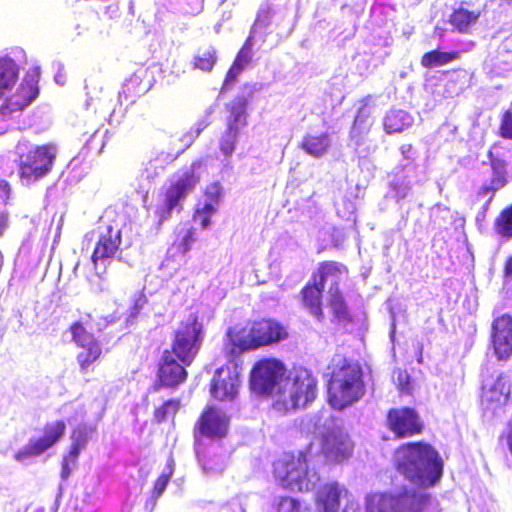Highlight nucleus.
<instances>
[{
	"label": "nucleus",
	"instance_id": "obj_13",
	"mask_svg": "<svg viewBox=\"0 0 512 512\" xmlns=\"http://www.w3.org/2000/svg\"><path fill=\"white\" fill-rule=\"evenodd\" d=\"M341 500L346 502L343 512H348L349 508L354 509V498L343 484L326 483L315 494L316 512H339Z\"/></svg>",
	"mask_w": 512,
	"mask_h": 512
},
{
	"label": "nucleus",
	"instance_id": "obj_43",
	"mask_svg": "<svg viewBox=\"0 0 512 512\" xmlns=\"http://www.w3.org/2000/svg\"><path fill=\"white\" fill-rule=\"evenodd\" d=\"M171 474H172V471L170 470L168 473L161 474L159 476V478L156 480L154 489H153V495H152V498L150 501L152 508L155 506L157 498H159L162 495V493L165 491Z\"/></svg>",
	"mask_w": 512,
	"mask_h": 512
},
{
	"label": "nucleus",
	"instance_id": "obj_2",
	"mask_svg": "<svg viewBox=\"0 0 512 512\" xmlns=\"http://www.w3.org/2000/svg\"><path fill=\"white\" fill-rule=\"evenodd\" d=\"M345 272L346 269L341 264L336 262H324L318 270L319 280L315 279L313 285H308L303 289L304 305L318 320L323 319L321 295L322 291L327 286V300L334 318L339 322H347L350 320L347 305L338 287Z\"/></svg>",
	"mask_w": 512,
	"mask_h": 512
},
{
	"label": "nucleus",
	"instance_id": "obj_33",
	"mask_svg": "<svg viewBox=\"0 0 512 512\" xmlns=\"http://www.w3.org/2000/svg\"><path fill=\"white\" fill-rule=\"evenodd\" d=\"M493 178L491 180L492 189L498 190L505 185L506 162L500 158L494 157V152H489Z\"/></svg>",
	"mask_w": 512,
	"mask_h": 512
},
{
	"label": "nucleus",
	"instance_id": "obj_24",
	"mask_svg": "<svg viewBox=\"0 0 512 512\" xmlns=\"http://www.w3.org/2000/svg\"><path fill=\"white\" fill-rule=\"evenodd\" d=\"M251 94L249 93L248 96L238 95L226 105L228 128H239L247 124V106Z\"/></svg>",
	"mask_w": 512,
	"mask_h": 512
},
{
	"label": "nucleus",
	"instance_id": "obj_3",
	"mask_svg": "<svg viewBox=\"0 0 512 512\" xmlns=\"http://www.w3.org/2000/svg\"><path fill=\"white\" fill-rule=\"evenodd\" d=\"M333 370L328 383V400L337 410L357 402L364 395L362 370L357 363L338 356L332 360Z\"/></svg>",
	"mask_w": 512,
	"mask_h": 512
},
{
	"label": "nucleus",
	"instance_id": "obj_36",
	"mask_svg": "<svg viewBox=\"0 0 512 512\" xmlns=\"http://www.w3.org/2000/svg\"><path fill=\"white\" fill-rule=\"evenodd\" d=\"M93 432L94 429L91 426L85 424L77 426L71 435V448L81 452L87 445Z\"/></svg>",
	"mask_w": 512,
	"mask_h": 512
},
{
	"label": "nucleus",
	"instance_id": "obj_6",
	"mask_svg": "<svg viewBox=\"0 0 512 512\" xmlns=\"http://www.w3.org/2000/svg\"><path fill=\"white\" fill-rule=\"evenodd\" d=\"M274 475L284 488L298 492L313 490L320 480L318 473L309 469L307 454L303 452L297 457L285 454L277 460Z\"/></svg>",
	"mask_w": 512,
	"mask_h": 512
},
{
	"label": "nucleus",
	"instance_id": "obj_44",
	"mask_svg": "<svg viewBox=\"0 0 512 512\" xmlns=\"http://www.w3.org/2000/svg\"><path fill=\"white\" fill-rule=\"evenodd\" d=\"M146 303L147 297L145 294H143L142 292L135 294L133 297V305L130 308V312L126 319V322H132L137 317L141 309L146 305Z\"/></svg>",
	"mask_w": 512,
	"mask_h": 512
},
{
	"label": "nucleus",
	"instance_id": "obj_7",
	"mask_svg": "<svg viewBox=\"0 0 512 512\" xmlns=\"http://www.w3.org/2000/svg\"><path fill=\"white\" fill-rule=\"evenodd\" d=\"M316 392V380L311 373L304 368L295 369L286 377L274 406L284 411L305 407L315 399Z\"/></svg>",
	"mask_w": 512,
	"mask_h": 512
},
{
	"label": "nucleus",
	"instance_id": "obj_46",
	"mask_svg": "<svg viewBox=\"0 0 512 512\" xmlns=\"http://www.w3.org/2000/svg\"><path fill=\"white\" fill-rule=\"evenodd\" d=\"M213 213L214 212L206 211L205 204H203L202 206H201V204H198V207H197V210H196V213L194 216V221L199 222L201 227L203 229H205L210 225V215Z\"/></svg>",
	"mask_w": 512,
	"mask_h": 512
},
{
	"label": "nucleus",
	"instance_id": "obj_20",
	"mask_svg": "<svg viewBox=\"0 0 512 512\" xmlns=\"http://www.w3.org/2000/svg\"><path fill=\"white\" fill-rule=\"evenodd\" d=\"M492 342L499 359H507L512 354V317L502 315L492 324Z\"/></svg>",
	"mask_w": 512,
	"mask_h": 512
},
{
	"label": "nucleus",
	"instance_id": "obj_19",
	"mask_svg": "<svg viewBox=\"0 0 512 512\" xmlns=\"http://www.w3.org/2000/svg\"><path fill=\"white\" fill-rule=\"evenodd\" d=\"M390 429L398 437L412 436L421 431L418 414L411 408L391 409L387 416Z\"/></svg>",
	"mask_w": 512,
	"mask_h": 512
},
{
	"label": "nucleus",
	"instance_id": "obj_62",
	"mask_svg": "<svg viewBox=\"0 0 512 512\" xmlns=\"http://www.w3.org/2000/svg\"><path fill=\"white\" fill-rule=\"evenodd\" d=\"M395 130H387V132L390 134L392 132H394Z\"/></svg>",
	"mask_w": 512,
	"mask_h": 512
},
{
	"label": "nucleus",
	"instance_id": "obj_4",
	"mask_svg": "<svg viewBox=\"0 0 512 512\" xmlns=\"http://www.w3.org/2000/svg\"><path fill=\"white\" fill-rule=\"evenodd\" d=\"M287 335L286 328L271 319L254 322L246 336L244 332L229 327L224 337V352L229 359H232L246 350L279 342Z\"/></svg>",
	"mask_w": 512,
	"mask_h": 512
},
{
	"label": "nucleus",
	"instance_id": "obj_1",
	"mask_svg": "<svg viewBox=\"0 0 512 512\" xmlns=\"http://www.w3.org/2000/svg\"><path fill=\"white\" fill-rule=\"evenodd\" d=\"M394 463L398 472L418 488L433 486L442 476L439 453L426 443L402 445L394 453Z\"/></svg>",
	"mask_w": 512,
	"mask_h": 512
},
{
	"label": "nucleus",
	"instance_id": "obj_14",
	"mask_svg": "<svg viewBox=\"0 0 512 512\" xmlns=\"http://www.w3.org/2000/svg\"><path fill=\"white\" fill-rule=\"evenodd\" d=\"M321 449L326 461L339 463L351 455L352 443L349 436L331 422V426L323 433Z\"/></svg>",
	"mask_w": 512,
	"mask_h": 512
},
{
	"label": "nucleus",
	"instance_id": "obj_26",
	"mask_svg": "<svg viewBox=\"0 0 512 512\" xmlns=\"http://www.w3.org/2000/svg\"><path fill=\"white\" fill-rule=\"evenodd\" d=\"M460 58L459 51L443 52L434 49L425 52L420 58V64L423 68L432 69L440 66H445Z\"/></svg>",
	"mask_w": 512,
	"mask_h": 512
},
{
	"label": "nucleus",
	"instance_id": "obj_27",
	"mask_svg": "<svg viewBox=\"0 0 512 512\" xmlns=\"http://www.w3.org/2000/svg\"><path fill=\"white\" fill-rule=\"evenodd\" d=\"M148 90L149 87L143 83L142 78L137 74H132L124 81L119 95L126 102L134 103L137 98L144 95Z\"/></svg>",
	"mask_w": 512,
	"mask_h": 512
},
{
	"label": "nucleus",
	"instance_id": "obj_12",
	"mask_svg": "<svg viewBox=\"0 0 512 512\" xmlns=\"http://www.w3.org/2000/svg\"><path fill=\"white\" fill-rule=\"evenodd\" d=\"M93 234L97 235V243L92 254V262L96 273L101 275L119 251L121 229L110 224L100 225Z\"/></svg>",
	"mask_w": 512,
	"mask_h": 512
},
{
	"label": "nucleus",
	"instance_id": "obj_21",
	"mask_svg": "<svg viewBox=\"0 0 512 512\" xmlns=\"http://www.w3.org/2000/svg\"><path fill=\"white\" fill-rule=\"evenodd\" d=\"M71 332L75 343L84 349L78 354L77 360L81 368L85 369L100 356L101 348L94 336L81 323H75L71 327Z\"/></svg>",
	"mask_w": 512,
	"mask_h": 512
},
{
	"label": "nucleus",
	"instance_id": "obj_45",
	"mask_svg": "<svg viewBox=\"0 0 512 512\" xmlns=\"http://www.w3.org/2000/svg\"><path fill=\"white\" fill-rule=\"evenodd\" d=\"M108 135V130L102 136H98L95 131L91 137L86 141L85 147L89 150H96L97 153H101L104 148V138Z\"/></svg>",
	"mask_w": 512,
	"mask_h": 512
},
{
	"label": "nucleus",
	"instance_id": "obj_51",
	"mask_svg": "<svg viewBox=\"0 0 512 512\" xmlns=\"http://www.w3.org/2000/svg\"><path fill=\"white\" fill-rule=\"evenodd\" d=\"M193 231L191 229H187L182 237L181 245L184 247V250H188L190 244L194 241Z\"/></svg>",
	"mask_w": 512,
	"mask_h": 512
},
{
	"label": "nucleus",
	"instance_id": "obj_30",
	"mask_svg": "<svg viewBox=\"0 0 512 512\" xmlns=\"http://www.w3.org/2000/svg\"><path fill=\"white\" fill-rule=\"evenodd\" d=\"M218 61L217 49L210 45L206 49L199 50L193 57L191 66L194 70H200L206 73L211 72Z\"/></svg>",
	"mask_w": 512,
	"mask_h": 512
},
{
	"label": "nucleus",
	"instance_id": "obj_52",
	"mask_svg": "<svg viewBox=\"0 0 512 512\" xmlns=\"http://www.w3.org/2000/svg\"><path fill=\"white\" fill-rule=\"evenodd\" d=\"M232 171H233V166L231 164V161L228 159V157H226L222 162V168L220 171L222 174V178H225L226 176L227 177L231 176Z\"/></svg>",
	"mask_w": 512,
	"mask_h": 512
},
{
	"label": "nucleus",
	"instance_id": "obj_53",
	"mask_svg": "<svg viewBox=\"0 0 512 512\" xmlns=\"http://www.w3.org/2000/svg\"><path fill=\"white\" fill-rule=\"evenodd\" d=\"M504 275L506 278H512V256H510L505 262Z\"/></svg>",
	"mask_w": 512,
	"mask_h": 512
},
{
	"label": "nucleus",
	"instance_id": "obj_28",
	"mask_svg": "<svg viewBox=\"0 0 512 512\" xmlns=\"http://www.w3.org/2000/svg\"><path fill=\"white\" fill-rule=\"evenodd\" d=\"M330 145V139L323 130H313L302 142V148L313 156H320Z\"/></svg>",
	"mask_w": 512,
	"mask_h": 512
},
{
	"label": "nucleus",
	"instance_id": "obj_57",
	"mask_svg": "<svg viewBox=\"0 0 512 512\" xmlns=\"http://www.w3.org/2000/svg\"><path fill=\"white\" fill-rule=\"evenodd\" d=\"M507 444H508V448L512 454V422H509V430L507 433Z\"/></svg>",
	"mask_w": 512,
	"mask_h": 512
},
{
	"label": "nucleus",
	"instance_id": "obj_25",
	"mask_svg": "<svg viewBox=\"0 0 512 512\" xmlns=\"http://www.w3.org/2000/svg\"><path fill=\"white\" fill-rule=\"evenodd\" d=\"M479 17V11L458 7L450 14L449 23L453 27V30L461 34H465L470 31V26L474 25L478 21Z\"/></svg>",
	"mask_w": 512,
	"mask_h": 512
},
{
	"label": "nucleus",
	"instance_id": "obj_40",
	"mask_svg": "<svg viewBox=\"0 0 512 512\" xmlns=\"http://www.w3.org/2000/svg\"><path fill=\"white\" fill-rule=\"evenodd\" d=\"M243 70L244 69L231 64L220 87V93H226L230 91L234 84L237 82L238 77L243 72Z\"/></svg>",
	"mask_w": 512,
	"mask_h": 512
},
{
	"label": "nucleus",
	"instance_id": "obj_10",
	"mask_svg": "<svg viewBox=\"0 0 512 512\" xmlns=\"http://www.w3.org/2000/svg\"><path fill=\"white\" fill-rule=\"evenodd\" d=\"M200 168V162H193L192 165L183 172L181 177L162 195L156 210L159 222L169 219L173 211L176 210L179 212L182 209L181 201L193 191L200 180Z\"/></svg>",
	"mask_w": 512,
	"mask_h": 512
},
{
	"label": "nucleus",
	"instance_id": "obj_35",
	"mask_svg": "<svg viewBox=\"0 0 512 512\" xmlns=\"http://www.w3.org/2000/svg\"><path fill=\"white\" fill-rule=\"evenodd\" d=\"M496 232L504 238H512V205L504 209L495 220Z\"/></svg>",
	"mask_w": 512,
	"mask_h": 512
},
{
	"label": "nucleus",
	"instance_id": "obj_8",
	"mask_svg": "<svg viewBox=\"0 0 512 512\" xmlns=\"http://www.w3.org/2000/svg\"><path fill=\"white\" fill-rule=\"evenodd\" d=\"M24 144L17 146L19 155V178L23 185L29 186L43 177L52 169L58 149L55 144L34 146L27 152L24 151Z\"/></svg>",
	"mask_w": 512,
	"mask_h": 512
},
{
	"label": "nucleus",
	"instance_id": "obj_60",
	"mask_svg": "<svg viewBox=\"0 0 512 512\" xmlns=\"http://www.w3.org/2000/svg\"><path fill=\"white\" fill-rule=\"evenodd\" d=\"M203 469H204V471H205L207 474H214V473H215V470H214L212 467L208 466V464H207V463H205V464L203 465Z\"/></svg>",
	"mask_w": 512,
	"mask_h": 512
},
{
	"label": "nucleus",
	"instance_id": "obj_22",
	"mask_svg": "<svg viewBox=\"0 0 512 512\" xmlns=\"http://www.w3.org/2000/svg\"><path fill=\"white\" fill-rule=\"evenodd\" d=\"M198 424L199 431L202 435L220 438L227 432L228 417L223 411L209 407L202 414Z\"/></svg>",
	"mask_w": 512,
	"mask_h": 512
},
{
	"label": "nucleus",
	"instance_id": "obj_34",
	"mask_svg": "<svg viewBox=\"0 0 512 512\" xmlns=\"http://www.w3.org/2000/svg\"><path fill=\"white\" fill-rule=\"evenodd\" d=\"M176 158L177 155H174L172 152H163L154 159L150 160L145 169V172L147 173V178H151L153 176L158 175L165 169V166L167 164L172 163Z\"/></svg>",
	"mask_w": 512,
	"mask_h": 512
},
{
	"label": "nucleus",
	"instance_id": "obj_56",
	"mask_svg": "<svg viewBox=\"0 0 512 512\" xmlns=\"http://www.w3.org/2000/svg\"><path fill=\"white\" fill-rule=\"evenodd\" d=\"M400 150L405 159H407V160L410 159L409 153L412 150L411 145H408V144L402 145Z\"/></svg>",
	"mask_w": 512,
	"mask_h": 512
},
{
	"label": "nucleus",
	"instance_id": "obj_58",
	"mask_svg": "<svg viewBox=\"0 0 512 512\" xmlns=\"http://www.w3.org/2000/svg\"><path fill=\"white\" fill-rule=\"evenodd\" d=\"M252 45V37H248L241 49H247V52L251 53Z\"/></svg>",
	"mask_w": 512,
	"mask_h": 512
},
{
	"label": "nucleus",
	"instance_id": "obj_5",
	"mask_svg": "<svg viewBox=\"0 0 512 512\" xmlns=\"http://www.w3.org/2000/svg\"><path fill=\"white\" fill-rule=\"evenodd\" d=\"M432 497L421 489L404 488L396 493H374L366 496V512H425Z\"/></svg>",
	"mask_w": 512,
	"mask_h": 512
},
{
	"label": "nucleus",
	"instance_id": "obj_9",
	"mask_svg": "<svg viewBox=\"0 0 512 512\" xmlns=\"http://www.w3.org/2000/svg\"><path fill=\"white\" fill-rule=\"evenodd\" d=\"M204 339V326L195 313H190L174 331L173 353L184 365H190L198 354Z\"/></svg>",
	"mask_w": 512,
	"mask_h": 512
},
{
	"label": "nucleus",
	"instance_id": "obj_59",
	"mask_svg": "<svg viewBox=\"0 0 512 512\" xmlns=\"http://www.w3.org/2000/svg\"><path fill=\"white\" fill-rule=\"evenodd\" d=\"M500 135L504 139H511L512 140V130H500Z\"/></svg>",
	"mask_w": 512,
	"mask_h": 512
},
{
	"label": "nucleus",
	"instance_id": "obj_23",
	"mask_svg": "<svg viewBox=\"0 0 512 512\" xmlns=\"http://www.w3.org/2000/svg\"><path fill=\"white\" fill-rule=\"evenodd\" d=\"M158 377L164 386L176 387L186 379L187 372L173 355L165 350L159 365Z\"/></svg>",
	"mask_w": 512,
	"mask_h": 512
},
{
	"label": "nucleus",
	"instance_id": "obj_55",
	"mask_svg": "<svg viewBox=\"0 0 512 512\" xmlns=\"http://www.w3.org/2000/svg\"><path fill=\"white\" fill-rule=\"evenodd\" d=\"M366 116H367V114H366L365 110L364 109H360L358 114L355 117L353 128H356V126L358 124H360L362 119L365 118Z\"/></svg>",
	"mask_w": 512,
	"mask_h": 512
},
{
	"label": "nucleus",
	"instance_id": "obj_42",
	"mask_svg": "<svg viewBox=\"0 0 512 512\" xmlns=\"http://www.w3.org/2000/svg\"><path fill=\"white\" fill-rule=\"evenodd\" d=\"M180 403L177 400H169L155 411L157 422L165 421L169 416H173L179 409Z\"/></svg>",
	"mask_w": 512,
	"mask_h": 512
},
{
	"label": "nucleus",
	"instance_id": "obj_31",
	"mask_svg": "<svg viewBox=\"0 0 512 512\" xmlns=\"http://www.w3.org/2000/svg\"><path fill=\"white\" fill-rule=\"evenodd\" d=\"M200 130H188L175 133L172 136L171 150L177 157L189 148L199 136Z\"/></svg>",
	"mask_w": 512,
	"mask_h": 512
},
{
	"label": "nucleus",
	"instance_id": "obj_11",
	"mask_svg": "<svg viewBox=\"0 0 512 512\" xmlns=\"http://www.w3.org/2000/svg\"><path fill=\"white\" fill-rule=\"evenodd\" d=\"M286 368L275 359L259 361L251 372L250 385L254 393L270 395L278 399L285 383Z\"/></svg>",
	"mask_w": 512,
	"mask_h": 512
},
{
	"label": "nucleus",
	"instance_id": "obj_49",
	"mask_svg": "<svg viewBox=\"0 0 512 512\" xmlns=\"http://www.w3.org/2000/svg\"><path fill=\"white\" fill-rule=\"evenodd\" d=\"M11 194L10 184L6 180H0V198L7 204Z\"/></svg>",
	"mask_w": 512,
	"mask_h": 512
},
{
	"label": "nucleus",
	"instance_id": "obj_47",
	"mask_svg": "<svg viewBox=\"0 0 512 512\" xmlns=\"http://www.w3.org/2000/svg\"><path fill=\"white\" fill-rule=\"evenodd\" d=\"M252 54L247 52V49H240L232 62V64L245 69L247 65L251 62Z\"/></svg>",
	"mask_w": 512,
	"mask_h": 512
},
{
	"label": "nucleus",
	"instance_id": "obj_61",
	"mask_svg": "<svg viewBox=\"0 0 512 512\" xmlns=\"http://www.w3.org/2000/svg\"><path fill=\"white\" fill-rule=\"evenodd\" d=\"M406 169H407L408 173L412 170V168H408L407 166H406Z\"/></svg>",
	"mask_w": 512,
	"mask_h": 512
},
{
	"label": "nucleus",
	"instance_id": "obj_38",
	"mask_svg": "<svg viewBox=\"0 0 512 512\" xmlns=\"http://www.w3.org/2000/svg\"><path fill=\"white\" fill-rule=\"evenodd\" d=\"M79 454V451L71 448L69 453L66 456H64L61 469V478L63 480H67L71 475L72 471L76 468Z\"/></svg>",
	"mask_w": 512,
	"mask_h": 512
},
{
	"label": "nucleus",
	"instance_id": "obj_15",
	"mask_svg": "<svg viewBox=\"0 0 512 512\" xmlns=\"http://www.w3.org/2000/svg\"><path fill=\"white\" fill-rule=\"evenodd\" d=\"M65 430L66 424L62 420L46 424L43 437L31 439L27 445L15 454V459L23 462L29 458L41 455L63 437Z\"/></svg>",
	"mask_w": 512,
	"mask_h": 512
},
{
	"label": "nucleus",
	"instance_id": "obj_41",
	"mask_svg": "<svg viewBox=\"0 0 512 512\" xmlns=\"http://www.w3.org/2000/svg\"><path fill=\"white\" fill-rule=\"evenodd\" d=\"M277 512H309L307 507L296 499L290 497L281 498L277 505Z\"/></svg>",
	"mask_w": 512,
	"mask_h": 512
},
{
	"label": "nucleus",
	"instance_id": "obj_50",
	"mask_svg": "<svg viewBox=\"0 0 512 512\" xmlns=\"http://www.w3.org/2000/svg\"><path fill=\"white\" fill-rule=\"evenodd\" d=\"M499 128H512V105L502 114Z\"/></svg>",
	"mask_w": 512,
	"mask_h": 512
},
{
	"label": "nucleus",
	"instance_id": "obj_18",
	"mask_svg": "<svg viewBox=\"0 0 512 512\" xmlns=\"http://www.w3.org/2000/svg\"><path fill=\"white\" fill-rule=\"evenodd\" d=\"M39 93L37 80L34 76H25L10 102L0 107V120H4L12 112H21Z\"/></svg>",
	"mask_w": 512,
	"mask_h": 512
},
{
	"label": "nucleus",
	"instance_id": "obj_54",
	"mask_svg": "<svg viewBox=\"0 0 512 512\" xmlns=\"http://www.w3.org/2000/svg\"><path fill=\"white\" fill-rule=\"evenodd\" d=\"M8 225V216L5 213H0V236L4 233Z\"/></svg>",
	"mask_w": 512,
	"mask_h": 512
},
{
	"label": "nucleus",
	"instance_id": "obj_39",
	"mask_svg": "<svg viewBox=\"0 0 512 512\" xmlns=\"http://www.w3.org/2000/svg\"><path fill=\"white\" fill-rule=\"evenodd\" d=\"M237 130H226L220 140V150L225 157H230L237 141Z\"/></svg>",
	"mask_w": 512,
	"mask_h": 512
},
{
	"label": "nucleus",
	"instance_id": "obj_16",
	"mask_svg": "<svg viewBox=\"0 0 512 512\" xmlns=\"http://www.w3.org/2000/svg\"><path fill=\"white\" fill-rule=\"evenodd\" d=\"M511 394V385L508 376L500 374L491 384L483 386L482 407L485 413L498 415L507 404Z\"/></svg>",
	"mask_w": 512,
	"mask_h": 512
},
{
	"label": "nucleus",
	"instance_id": "obj_37",
	"mask_svg": "<svg viewBox=\"0 0 512 512\" xmlns=\"http://www.w3.org/2000/svg\"><path fill=\"white\" fill-rule=\"evenodd\" d=\"M221 194H222V186L219 182H214L206 188V192H205L206 200L204 202L206 211H208V212L216 211V206L219 203Z\"/></svg>",
	"mask_w": 512,
	"mask_h": 512
},
{
	"label": "nucleus",
	"instance_id": "obj_48",
	"mask_svg": "<svg viewBox=\"0 0 512 512\" xmlns=\"http://www.w3.org/2000/svg\"><path fill=\"white\" fill-rule=\"evenodd\" d=\"M120 16V10L116 3L107 5L103 11L102 18L106 20H116Z\"/></svg>",
	"mask_w": 512,
	"mask_h": 512
},
{
	"label": "nucleus",
	"instance_id": "obj_32",
	"mask_svg": "<svg viewBox=\"0 0 512 512\" xmlns=\"http://www.w3.org/2000/svg\"><path fill=\"white\" fill-rule=\"evenodd\" d=\"M411 191V182L406 175H396L390 182V190L388 196L395 199L397 202L408 197Z\"/></svg>",
	"mask_w": 512,
	"mask_h": 512
},
{
	"label": "nucleus",
	"instance_id": "obj_17",
	"mask_svg": "<svg viewBox=\"0 0 512 512\" xmlns=\"http://www.w3.org/2000/svg\"><path fill=\"white\" fill-rule=\"evenodd\" d=\"M239 375L236 365L226 366L216 370L211 381V395L220 400H233L239 387Z\"/></svg>",
	"mask_w": 512,
	"mask_h": 512
},
{
	"label": "nucleus",
	"instance_id": "obj_29",
	"mask_svg": "<svg viewBox=\"0 0 512 512\" xmlns=\"http://www.w3.org/2000/svg\"><path fill=\"white\" fill-rule=\"evenodd\" d=\"M18 73V67L12 59L0 58V98L14 87Z\"/></svg>",
	"mask_w": 512,
	"mask_h": 512
},
{
	"label": "nucleus",
	"instance_id": "obj_63",
	"mask_svg": "<svg viewBox=\"0 0 512 512\" xmlns=\"http://www.w3.org/2000/svg\"><path fill=\"white\" fill-rule=\"evenodd\" d=\"M130 9H131V13L133 14V6L132 5L130 6Z\"/></svg>",
	"mask_w": 512,
	"mask_h": 512
}]
</instances>
